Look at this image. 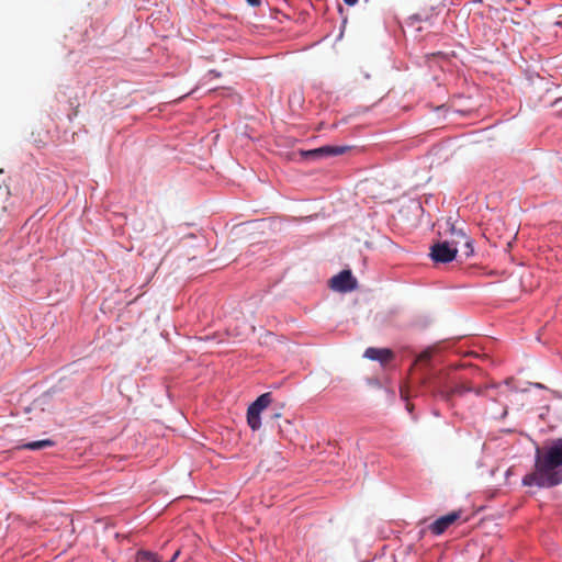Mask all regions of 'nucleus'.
Instances as JSON below:
<instances>
[{
	"label": "nucleus",
	"instance_id": "f257e3e1",
	"mask_svg": "<svg viewBox=\"0 0 562 562\" xmlns=\"http://www.w3.org/2000/svg\"><path fill=\"white\" fill-rule=\"evenodd\" d=\"M562 483V438L537 448L535 470L522 479L525 486L553 487Z\"/></svg>",
	"mask_w": 562,
	"mask_h": 562
},
{
	"label": "nucleus",
	"instance_id": "f03ea898",
	"mask_svg": "<svg viewBox=\"0 0 562 562\" xmlns=\"http://www.w3.org/2000/svg\"><path fill=\"white\" fill-rule=\"evenodd\" d=\"M477 396L486 397L492 402H498L502 404V408L499 411H492L491 414L494 418H504L507 415V405L505 404V398L509 396V390L502 387L499 384L491 383L485 384L483 386L474 387L471 391Z\"/></svg>",
	"mask_w": 562,
	"mask_h": 562
},
{
	"label": "nucleus",
	"instance_id": "7ed1b4c3",
	"mask_svg": "<svg viewBox=\"0 0 562 562\" xmlns=\"http://www.w3.org/2000/svg\"><path fill=\"white\" fill-rule=\"evenodd\" d=\"M458 254L456 240L438 241L430 247V258L436 263L451 262Z\"/></svg>",
	"mask_w": 562,
	"mask_h": 562
},
{
	"label": "nucleus",
	"instance_id": "20e7f679",
	"mask_svg": "<svg viewBox=\"0 0 562 562\" xmlns=\"http://www.w3.org/2000/svg\"><path fill=\"white\" fill-rule=\"evenodd\" d=\"M271 394H261L247 409V424L252 430H258L261 427L260 414L271 403Z\"/></svg>",
	"mask_w": 562,
	"mask_h": 562
},
{
	"label": "nucleus",
	"instance_id": "39448f33",
	"mask_svg": "<svg viewBox=\"0 0 562 562\" xmlns=\"http://www.w3.org/2000/svg\"><path fill=\"white\" fill-rule=\"evenodd\" d=\"M432 391L440 395L446 401H450L452 396L459 395L462 396L465 393H469L473 390V385L468 381H462L453 385L450 390H446L439 381L434 380L432 382Z\"/></svg>",
	"mask_w": 562,
	"mask_h": 562
},
{
	"label": "nucleus",
	"instance_id": "423d86ee",
	"mask_svg": "<svg viewBox=\"0 0 562 562\" xmlns=\"http://www.w3.org/2000/svg\"><path fill=\"white\" fill-rule=\"evenodd\" d=\"M329 285L334 291L346 293L357 288V280L350 270H342L330 279Z\"/></svg>",
	"mask_w": 562,
	"mask_h": 562
},
{
	"label": "nucleus",
	"instance_id": "0eeeda50",
	"mask_svg": "<svg viewBox=\"0 0 562 562\" xmlns=\"http://www.w3.org/2000/svg\"><path fill=\"white\" fill-rule=\"evenodd\" d=\"M347 147L342 146H323L311 150L301 151V156L305 159L317 160L325 157L338 156L344 154Z\"/></svg>",
	"mask_w": 562,
	"mask_h": 562
},
{
	"label": "nucleus",
	"instance_id": "6e6552de",
	"mask_svg": "<svg viewBox=\"0 0 562 562\" xmlns=\"http://www.w3.org/2000/svg\"><path fill=\"white\" fill-rule=\"evenodd\" d=\"M460 518V512H452L448 515L441 516L437 520H435L430 526L429 529L434 535H441L456 520Z\"/></svg>",
	"mask_w": 562,
	"mask_h": 562
},
{
	"label": "nucleus",
	"instance_id": "1a4fd4ad",
	"mask_svg": "<svg viewBox=\"0 0 562 562\" xmlns=\"http://www.w3.org/2000/svg\"><path fill=\"white\" fill-rule=\"evenodd\" d=\"M364 357L370 360L380 361L386 363L393 358V352L386 348H374L370 347L364 351Z\"/></svg>",
	"mask_w": 562,
	"mask_h": 562
},
{
	"label": "nucleus",
	"instance_id": "9d476101",
	"mask_svg": "<svg viewBox=\"0 0 562 562\" xmlns=\"http://www.w3.org/2000/svg\"><path fill=\"white\" fill-rule=\"evenodd\" d=\"M52 446H54L53 440L43 439V440H37V441H32V442L25 443V445L21 446L20 448L29 449V450H41V449L52 447Z\"/></svg>",
	"mask_w": 562,
	"mask_h": 562
},
{
	"label": "nucleus",
	"instance_id": "9b49d317",
	"mask_svg": "<svg viewBox=\"0 0 562 562\" xmlns=\"http://www.w3.org/2000/svg\"><path fill=\"white\" fill-rule=\"evenodd\" d=\"M137 562H161L159 557L149 551H139L137 553Z\"/></svg>",
	"mask_w": 562,
	"mask_h": 562
},
{
	"label": "nucleus",
	"instance_id": "f8f14e48",
	"mask_svg": "<svg viewBox=\"0 0 562 562\" xmlns=\"http://www.w3.org/2000/svg\"><path fill=\"white\" fill-rule=\"evenodd\" d=\"M457 236H459V237H461V238L465 239V247H467V249H468V250H467V252H465V255H467V256H470V255L473 252V248H472V244H471V241L467 238L465 234H464L462 231H459V232L457 233Z\"/></svg>",
	"mask_w": 562,
	"mask_h": 562
},
{
	"label": "nucleus",
	"instance_id": "ddd939ff",
	"mask_svg": "<svg viewBox=\"0 0 562 562\" xmlns=\"http://www.w3.org/2000/svg\"><path fill=\"white\" fill-rule=\"evenodd\" d=\"M430 358H431V352H430V351H428V350H426V351H424V352H422V353L419 355L418 360H419V361H429V360H430Z\"/></svg>",
	"mask_w": 562,
	"mask_h": 562
},
{
	"label": "nucleus",
	"instance_id": "4468645a",
	"mask_svg": "<svg viewBox=\"0 0 562 562\" xmlns=\"http://www.w3.org/2000/svg\"><path fill=\"white\" fill-rule=\"evenodd\" d=\"M9 194V191H8V188H2L0 186V196H1V202L3 203L4 199L7 198V195Z\"/></svg>",
	"mask_w": 562,
	"mask_h": 562
},
{
	"label": "nucleus",
	"instance_id": "2eb2a0df",
	"mask_svg": "<svg viewBox=\"0 0 562 562\" xmlns=\"http://www.w3.org/2000/svg\"><path fill=\"white\" fill-rule=\"evenodd\" d=\"M246 1L248 2V4H250L252 7H258L261 3V0H246Z\"/></svg>",
	"mask_w": 562,
	"mask_h": 562
},
{
	"label": "nucleus",
	"instance_id": "dca6fc26",
	"mask_svg": "<svg viewBox=\"0 0 562 562\" xmlns=\"http://www.w3.org/2000/svg\"><path fill=\"white\" fill-rule=\"evenodd\" d=\"M344 2L347 4V5H355L357 4L358 0H344Z\"/></svg>",
	"mask_w": 562,
	"mask_h": 562
},
{
	"label": "nucleus",
	"instance_id": "f3484780",
	"mask_svg": "<svg viewBox=\"0 0 562 562\" xmlns=\"http://www.w3.org/2000/svg\"><path fill=\"white\" fill-rule=\"evenodd\" d=\"M179 551H177L173 557L171 558L170 562H175V560L178 558Z\"/></svg>",
	"mask_w": 562,
	"mask_h": 562
},
{
	"label": "nucleus",
	"instance_id": "a211bd4d",
	"mask_svg": "<svg viewBox=\"0 0 562 562\" xmlns=\"http://www.w3.org/2000/svg\"><path fill=\"white\" fill-rule=\"evenodd\" d=\"M512 380H513V379H507V380H505V386H506V387H509Z\"/></svg>",
	"mask_w": 562,
	"mask_h": 562
},
{
	"label": "nucleus",
	"instance_id": "6ab92c4d",
	"mask_svg": "<svg viewBox=\"0 0 562 562\" xmlns=\"http://www.w3.org/2000/svg\"><path fill=\"white\" fill-rule=\"evenodd\" d=\"M535 385H536L537 387H539V389H542V387H543V385H542V384H540V383H537V384H535Z\"/></svg>",
	"mask_w": 562,
	"mask_h": 562
}]
</instances>
